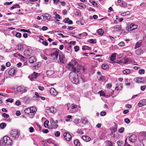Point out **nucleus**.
<instances>
[{
	"instance_id": "20e7f679",
	"label": "nucleus",
	"mask_w": 146,
	"mask_h": 146,
	"mask_svg": "<svg viewBox=\"0 0 146 146\" xmlns=\"http://www.w3.org/2000/svg\"><path fill=\"white\" fill-rule=\"evenodd\" d=\"M67 68L70 71H73V72H78L79 71L78 69H76L74 67V65L70 63L68 64L67 66Z\"/></svg>"
},
{
	"instance_id": "b1692460",
	"label": "nucleus",
	"mask_w": 146,
	"mask_h": 146,
	"mask_svg": "<svg viewBox=\"0 0 146 146\" xmlns=\"http://www.w3.org/2000/svg\"><path fill=\"white\" fill-rule=\"evenodd\" d=\"M116 54H117L116 53H113L112 54L110 57V60L111 61H113L115 60L116 58Z\"/></svg>"
},
{
	"instance_id": "c85d7f7f",
	"label": "nucleus",
	"mask_w": 146,
	"mask_h": 146,
	"mask_svg": "<svg viewBox=\"0 0 146 146\" xmlns=\"http://www.w3.org/2000/svg\"><path fill=\"white\" fill-rule=\"evenodd\" d=\"M121 7H127V4L123 1H122L120 4Z\"/></svg>"
},
{
	"instance_id": "f8f14e48",
	"label": "nucleus",
	"mask_w": 146,
	"mask_h": 146,
	"mask_svg": "<svg viewBox=\"0 0 146 146\" xmlns=\"http://www.w3.org/2000/svg\"><path fill=\"white\" fill-rule=\"evenodd\" d=\"M17 91L18 92H25L27 91L26 88L23 86H19L17 88Z\"/></svg>"
},
{
	"instance_id": "0eeeda50",
	"label": "nucleus",
	"mask_w": 146,
	"mask_h": 146,
	"mask_svg": "<svg viewBox=\"0 0 146 146\" xmlns=\"http://www.w3.org/2000/svg\"><path fill=\"white\" fill-rule=\"evenodd\" d=\"M137 26L136 25L132 23L127 26L126 29L128 31H132L137 28Z\"/></svg>"
},
{
	"instance_id": "393cba45",
	"label": "nucleus",
	"mask_w": 146,
	"mask_h": 146,
	"mask_svg": "<svg viewBox=\"0 0 146 146\" xmlns=\"http://www.w3.org/2000/svg\"><path fill=\"white\" fill-rule=\"evenodd\" d=\"M98 78L99 81H102L105 80L106 79L105 76L102 75H100V76H98Z\"/></svg>"
},
{
	"instance_id": "dca6fc26",
	"label": "nucleus",
	"mask_w": 146,
	"mask_h": 146,
	"mask_svg": "<svg viewBox=\"0 0 146 146\" xmlns=\"http://www.w3.org/2000/svg\"><path fill=\"white\" fill-rule=\"evenodd\" d=\"M30 110V115H34L36 111V108L34 107H31L29 108Z\"/></svg>"
},
{
	"instance_id": "f3484780",
	"label": "nucleus",
	"mask_w": 146,
	"mask_h": 146,
	"mask_svg": "<svg viewBox=\"0 0 146 146\" xmlns=\"http://www.w3.org/2000/svg\"><path fill=\"white\" fill-rule=\"evenodd\" d=\"M46 110L50 111L51 113H56V109L53 106L51 107H47L46 108Z\"/></svg>"
},
{
	"instance_id": "bb28decb",
	"label": "nucleus",
	"mask_w": 146,
	"mask_h": 146,
	"mask_svg": "<svg viewBox=\"0 0 146 146\" xmlns=\"http://www.w3.org/2000/svg\"><path fill=\"white\" fill-rule=\"evenodd\" d=\"M98 35H102L104 33L103 30L101 29H100L97 31Z\"/></svg>"
},
{
	"instance_id": "9d476101",
	"label": "nucleus",
	"mask_w": 146,
	"mask_h": 146,
	"mask_svg": "<svg viewBox=\"0 0 146 146\" xmlns=\"http://www.w3.org/2000/svg\"><path fill=\"white\" fill-rule=\"evenodd\" d=\"M32 50L31 49L27 48L25 50L24 54L25 56L28 57L32 54Z\"/></svg>"
},
{
	"instance_id": "052dcab7",
	"label": "nucleus",
	"mask_w": 146,
	"mask_h": 146,
	"mask_svg": "<svg viewBox=\"0 0 146 146\" xmlns=\"http://www.w3.org/2000/svg\"><path fill=\"white\" fill-rule=\"evenodd\" d=\"M6 101L8 102L12 103L13 102L14 100L13 99L9 98L6 100Z\"/></svg>"
},
{
	"instance_id": "f257e3e1",
	"label": "nucleus",
	"mask_w": 146,
	"mask_h": 146,
	"mask_svg": "<svg viewBox=\"0 0 146 146\" xmlns=\"http://www.w3.org/2000/svg\"><path fill=\"white\" fill-rule=\"evenodd\" d=\"M69 78L71 81L75 84H77L79 81L78 74L74 72H71L69 75Z\"/></svg>"
},
{
	"instance_id": "cd10ccee",
	"label": "nucleus",
	"mask_w": 146,
	"mask_h": 146,
	"mask_svg": "<svg viewBox=\"0 0 146 146\" xmlns=\"http://www.w3.org/2000/svg\"><path fill=\"white\" fill-rule=\"evenodd\" d=\"M23 49V45L22 44H18L17 46V49L18 50H22Z\"/></svg>"
},
{
	"instance_id": "72a5a7b5",
	"label": "nucleus",
	"mask_w": 146,
	"mask_h": 146,
	"mask_svg": "<svg viewBox=\"0 0 146 146\" xmlns=\"http://www.w3.org/2000/svg\"><path fill=\"white\" fill-rule=\"evenodd\" d=\"M20 6L17 4H15L13 6L11 7V9H13L15 8H20Z\"/></svg>"
},
{
	"instance_id": "603ef678",
	"label": "nucleus",
	"mask_w": 146,
	"mask_h": 146,
	"mask_svg": "<svg viewBox=\"0 0 146 146\" xmlns=\"http://www.w3.org/2000/svg\"><path fill=\"white\" fill-rule=\"evenodd\" d=\"M111 131L112 132H115L117 131V128L114 127H112L111 128Z\"/></svg>"
},
{
	"instance_id": "a19ab883",
	"label": "nucleus",
	"mask_w": 146,
	"mask_h": 146,
	"mask_svg": "<svg viewBox=\"0 0 146 146\" xmlns=\"http://www.w3.org/2000/svg\"><path fill=\"white\" fill-rule=\"evenodd\" d=\"M72 116L71 115H68L66 118V120L67 121H69L70 120V119L72 118Z\"/></svg>"
},
{
	"instance_id": "5701e85b",
	"label": "nucleus",
	"mask_w": 146,
	"mask_h": 146,
	"mask_svg": "<svg viewBox=\"0 0 146 146\" xmlns=\"http://www.w3.org/2000/svg\"><path fill=\"white\" fill-rule=\"evenodd\" d=\"M64 22L66 23H68L69 24H72L73 23L72 21L70 20L68 18H66L64 19Z\"/></svg>"
},
{
	"instance_id": "5fc2aeb1",
	"label": "nucleus",
	"mask_w": 146,
	"mask_h": 146,
	"mask_svg": "<svg viewBox=\"0 0 146 146\" xmlns=\"http://www.w3.org/2000/svg\"><path fill=\"white\" fill-rule=\"evenodd\" d=\"M58 35L59 36L62 37V38H65L68 37V36H64L61 33H58Z\"/></svg>"
},
{
	"instance_id": "3c124183",
	"label": "nucleus",
	"mask_w": 146,
	"mask_h": 146,
	"mask_svg": "<svg viewBox=\"0 0 146 146\" xmlns=\"http://www.w3.org/2000/svg\"><path fill=\"white\" fill-rule=\"evenodd\" d=\"M125 45V43L123 42H119L118 44V45L121 46H124Z\"/></svg>"
},
{
	"instance_id": "6e6552de",
	"label": "nucleus",
	"mask_w": 146,
	"mask_h": 146,
	"mask_svg": "<svg viewBox=\"0 0 146 146\" xmlns=\"http://www.w3.org/2000/svg\"><path fill=\"white\" fill-rule=\"evenodd\" d=\"M64 138L67 141H70L72 139L71 135L68 132H65L63 134Z\"/></svg>"
},
{
	"instance_id": "473e14b6",
	"label": "nucleus",
	"mask_w": 146,
	"mask_h": 146,
	"mask_svg": "<svg viewBox=\"0 0 146 146\" xmlns=\"http://www.w3.org/2000/svg\"><path fill=\"white\" fill-rule=\"evenodd\" d=\"M123 73L125 74H129L130 72V71L128 69H126L123 71Z\"/></svg>"
},
{
	"instance_id": "2eb2a0df",
	"label": "nucleus",
	"mask_w": 146,
	"mask_h": 146,
	"mask_svg": "<svg viewBox=\"0 0 146 146\" xmlns=\"http://www.w3.org/2000/svg\"><path fill=\"white\" fill-rule=\"evenodd\" d=\"M59 59L60 62L61 63L65 64L66 62V58L63 55H59Z\"/></svg>"
},
{
	"instance_id": "0e129e2a",
	"label": "nucleus",
	"mask_w": 146,
	"mask_h": 146,
	"mask_svg": "<svg viewBox=\"0 0 146 146\" xmlns=\"http://www.w3.org/2000/svg\"><path fill=\"white\" fill-rule=\"evenodd\" d=\"M146 88V86L144 85L143 86H141V89L142 91H144Z\"/></svg>"
},
{
	"instance_id": "e2e57ef3",
	"label": "nucleus",
	"mask_w": 146,
	"mask_h": 146,
	"mask_svg": "<svg viewBox=\"0 0 146 146\" xmlns=\"http://www.w3.org/2000/svg\"><path fill=\"white\" fill-rule=\"evenodd\" d=\"M29 131L30 132L32 133L34 131V128L33 127H30L29 128Z\"/></svg>"
},
{
	"instance_id": "39448f33",
	"label": "nucleus",
	"mask_w": 146,
	"mask_h": 146,
	"mask_svg": "<svg viewBox=\"0 0 146 146\" xmlns=\"http://www.w3.org/2000/svg\"><path fill=\"white\" fill-rule=\"evenodd\" d=\"M78 111L77 106L75 104H72L70 105V112L71 113H74Z\"/></svg>"
},
{
	"instance_id": "a878e982",
	"label": "nucleus",
	"mask_w": 146,
	"mask_h": 146,
	"mask_svg": "<svg viewBox=\"0 0 146 146\" xmlns=\"http://www.w3.org/2000/svg\"><path fill=\"white\" fill-rule=\"evenodd\" d=\"M54 73V72L53 70H49L46 71V74L48 76H50L53 74Z\"/></svg>"
},
{
	"instance_id": "69168bd1",
	"label": "nucleus",
	"mask_w": 146,
	"mask_h": 146,
	"mask_svg": "<svg viewBox=\"0 0 146 146\" xmlns=\"http://www.w3.org/2000/svg\"><path fill=\"white\" fill-rule=\"evenodd\" d=\"M100 114L102 116H104L106 114V113L105 111H102L100 113Z\"/></svg>"
},
{
	"instance_id": "a211bd4d",
	"label": "nucleus",
	"mask_w": 146,
	"mask_h": 146,
	"mask_svg": "<svg viewBox=\"0 0 146 146\" xmlns=\"http://www.w3.org/2000/svg\"><path fill=\"white\" fill-rule=\"evenodd\" d=\"M36 61V58L35 56H32L29 58V61L30 63H33Z\"/></svg>"
},
{
	"instance_id": "2f4dec72",
	"label": "nucleus",
	"mask_w": 146,
	"mask_h": 146,
	"mask_svg": "<svg viewBox=\"0 0 146 146\" xmlns=\"http://www.w3.org/2000/svg\"><path fill=\"white\" fill-rule=\"evenodd\" d=\"M141 45V42H137L136 43V45L135 46V49L140 47Z\"/></svg>"
},
{
	"instance_id": "aec40b11",
	"label": "nucleus",
	"mask_w": 146,
	"mask_h": 146,
	"mask_svg": "<svg viewBox=\"0 0 146 146\" xmlns=\"http://www.w3.org/2000/svg\"><path fill=\"white\" fill-rule=\"evenodd\" d=\"M16 70L13 68H11L9 71L8 73L9 75H14L15 73Z\"/></svg>"
},
{
	"instance_id": "4d7b16f0",
	"label": "nucleus",
	"mask_w": 146,
	"mask_h": 146,
	"mask_svg": "<svg viewBox=\"0 0 146 146\" xmlns=\"http://www.w3.org/2000/svg\"><path fill=\"white\" fill-rule=\"evenodd\" d=\"M124 121L126 123H129L130 122V120L128 118H126L124 119Z\"/></svg>"
},
{
	"instance_id": "774afa93",
	"label": "nucleus",
	"mask_w": 146,
	"mask_h": 146,
	"mask_svg": "<svg viewBox=\"0 0 146 146\" xmlns=\"http://www.w3.org/2000/svg\"><path fill=\"white\" fill-rule=\"evenodd\" d=\"M141 102H142L143 104V105H146V100H141Z\"/></svg>"
},
{
	"instance_id": "79ce46f5",
	"label": "nucleus",
	"mask_w": 146,
	"mask_h": 146,
	"mask_svg": "<svg viewBox=\"0 0 146 146\" xmlns=\"http://www.w3.org/2000/svg\"><path fill=\"white\" fill-rule=\"evenodd\" d=\"M54 14L55 15V18L56 19H57V18H58L59 19H61V18H60V15H59L58 14H57L56 12L54 13Z\"/></svg>"
},
{
	"instance_id": "c03bdc74",
	"label": "nucleus",
	"mask_w": 146,
	"mask_h": 146,
	"mask_svg": "<svg viewBox=\"0 0 146 146\" xmlns=\"http://www.w3.org/2000/svg\"><path fill=\"white\" fill-rule=\"evenodd\" d=\"M136 82L138 83H143V81L141 80L140 78H138L136 79Z\"/></svg>"
},
{
	"instance_id": "37998d69",
	"label": "nucleus",
	"mask_w": 146,
	"mask_h": 146,
	"mask_svg": "<svg viewBox=\"0 0 146 146\" xmlns=\"http://www.w3.org/2000/svg\"><path fill=\"white\" fill-rule=\"evenodd\" d=\"M41 65V64L40 63H38V64L36 65H35L34 66V67H35V68L36 69V67H37V68H38Z\"/></svg>"
},
{
	"instance_id": "9b49d317",
	"label": "nucleus",
	"mask_w": 146,
	"mask_h": 146,
	"mask_svg": "<svg viewBox=\"0 0 146 146\" xmlns=\"http://www.w3.org/2000/svg\"><path fill=\"white\" fill-rule=\"evenodd\" d=\"M38 74L34 72L31 75L28 76V78L32 81H33L34 79L36 78L38 76Z\"/></svg>"
},
{
	"instance_id": "412c9836",
	"label": "nucleus",
	"mask_w": 146,
	"mask_h": 146,
	"mask_svg": "<svg viewBox=\"0 0 146 146\" xmlns=\"http://www.w3.org/2000/svg\"><path fill=\"white\" fill-rule=\"evenodd\" d=\"M44 15L41 16V17H45V18L48 21L50 20L51 16L48 13H45L44 14Z\"/></svg>"
},
{
	"instance_id": "8fccbe9b",
	"label": "nucleus",
	"mask_w": 146,
	"mask_h": 146,
	"mask_svg": "<svg viewBox=\"0 0 146 146\" xmlns=\"http://www.w3.org/2000/svg\"><path fill=\"white\" fill-rule=\"evenodd\" d=\"M74 48L75 52H77L79 50V47L78 46H76L74 47Z\"/></svg>"
},
{
	"instance_id": "13d9d810",
	"label": "nucleus",
	"mask_w": 146,
	"mask_h": 146,
	"mask_svg": "<svg viewBox=\"0 0 146 146\" xmlns=\"http://www.w3.org/2000/svg\"><path fill=\"white\" fill-rule=\"evenodd\" d=\"M124 130V129L123 127H122L119 130V131L120 133H122L123 132Z\"/></svg>"
},
{
	"instance_id": "09e8293b",
	"label": "nucleus",
	"mask_w": 146,
	"mask_h": 146,
	"mask_svg": "<svg viewBox=\"0 0 146 146\" xmlns=\"http://www.w3.org/2000/svg\"><path fill=\"white\" fill-rule=\"evenodd\" d=\"M107 146H112L113 144L110 141H107L106 142Z\"/></svg>"
},
{
	"instance_id": "ea45409f",
	"label": "nucleus",
	"mask_w": 146,
	"mask_h": 146,
	"mask_svg": "<svg viewBox=\"0 0 146 146\" xmlns=\"http://www.w3.org/2000/svg\"><path fill=\"white\" fill-rule=\"evenodd\" d=\"M89 42L92 44H95L96 43V39H90L89 40Z\"/></svg>"
},
{
	"instance_id": "338daca9",
	"label": "nucleus",
	"mask_w": 146,
	"mask_h": 146,
	"mask_svg": "<svg viewBox=\"0 0 146 146\" xmlns=\"http://www.w3.org/2000/svg\"><path fill=\"white\" fill-rule=\"evenodd\" d=\"M21 102L19 100H17L15 102V105L17 106H19L21 104Z\"/></svg>"
},
{
	"instance_id": "bf43d9fd",
	"label": "nucleus",
	"mask_w": 146,
	"mask_h": 146,
	"mask_svg": "<svg viewBox=\"0 0 146 146\" xmlns=\"http://www.w3.org/2000/svg\"><path fill=\"white\" fill-rule=\"evenodd\" d=\"M21 31H22L23 32H26L27 33H31V32L28 30L25 29H21Z\"/></svg>"
},
{
	"instance_id": "f03ea898",
	"label": "nucleus",
	"mask_w": 146,
	"mask_h": 146,
	"mask_svg": "<svg viewBox=\"0 0 146 146\" xmlns=\"http://www.w3.org/2000/svg\"><path fill=\"white\" fill-rule=\"evenodd\" d=\"M3 144L5 145H11L12 141L10 138L7 136H5L3 138Z\"/></svg>"
},
{
	"instance_id": "4c0bfd02",
	"label": "nucleus",
	"mask_w": 146,
	"mask_h": 146,
	"mask_svg": "<svg viewBox=\"0 0 146 146\" xmlns=\"http://www.w3.org/2000/svg\"><path fill=\"white\" fill-rule=\"evenodd\" d=\"M6 126V124L5 123H2L0 124V127L2 129L4 128Z\"/></svg>"
},
{
	"instance_id": "680f3d73",
	"label": "nucleus",
	"mask_w": 146,
	"mask_h": 146,
	"mask_svg": "<svg viewBox=\"0 0 146 146\" xmlns=\"http://www.w3.org/2000/svg\"><path fill=\"white\" fill-rule=\"evenodd\" d=\"M42 131L44 133H46L48 132V130L47 129H43L42 130Z\"/></svg>"
},
{
	"instance_id": "4be33fe9",
	"label": "nucleus",
	"mask_w": 146,
	"mask_h": 146,
	"mask_svg": "<svg viewBox=\"0 0 146 146\" xmlns=\"http://www.w3.org/2000/svg\"><path fill=\"white\" fill-rule=\"evenodd\" d=\"M143 52V50L141 49L137 50L135 51V54L137 55H140L142 54Z\"/></svg>"
},
{
	"instance_id": "ddd939ff",
	"label": "nucleus",
	"mask_w": 146,
	"mask_h": 146,
	"mask_svg": "<svg viewBox=\"0 0 146 146\" xmlns=\"http://www.w3.org/2000/svg\"><path fill=\"white\" fill-rule=\"evenodd\" d=\"M137 139L136 136L135 135L133 134L129 138V140L132 142H135Z\"/></svg>"
},
{
	"instance_id": "7ed1b4c3",
	"label": "nucleus",
	"mask_w": 146,
	"mask_h": 146,
	"mask_svg": "<svg viewBox=\"0 0 146 146\" xmlns=\"http://www.w3.org/2000/svg\"><path fill=\"white\" fill-rule=\"evenodd\" d=\"M10 134L15 139H17L19 137V134L18 131L14 129L11 131Z\"/></svg>"
},
{
	"instance_id": "423d86ee",
	"label": "nucleus",
	"mask_w": 146,
	"mask_h": 146,
	"mask_svg": "<svg viewBox=\"0 0 146 146\" xmlns=\"http://www.w3.org/2000/svg\"><path fill=\"white\" fill-rule=\"evenodd\" d=\"M111 28L115 31L122 32L123 31L121 25H117Z\"/></svg>"
},
{
	"instance_id": "6ab92c4d",
	"label": "nucleus",
	"mask_w": 146,
	"mask_h": 146,
	"mask_svg": "<svg viewBox=\"0 0 146 146\" xmlns=\"http://www.w3.org/2000/svg\"><path fill=\"white\" fill-rule=\"evenodd\" d=\"M50 93L51 94L56 96L57 94V92L53 88H51L50 90Z\"/></svg>"
},
{
	"instance_id": "864d4df0",
	"label": "nucleus",
	"mask_w": 146,
	"mask_h": 146,
	"mask_svg": "<svg viewBox=\"0 0 146 146\" xmlns=\"http://www.w3.org/2000/svg\"><path fill=\"white\" fill-rule=\"evenodd\" d=\"M142 144L144 146L146 145V139H143L142 141Z\"/></svg>"
},
{
	"instance_id": "49530a36",
	"label": "nucleus",
	"mask_w": 146,
	"mask_h": 146,
	"mask_svg": "<svg viewBox=\"0 0 146 146\" xmlns=\"http://www.w3.org/2000/svg\"><path fill=\"white\" fill-rule=\"evenodd\" d=\"M2 115L4 118H8L9 117V115L6 113H4L2 114Z\"/></svg>"
},
{
	"instance_id": "c756f323",
	"label": "nucleus",
	"mask_w": 146,
	"mask_h": 146,
	"mask_svg": "<svg viewBox=\"0 0 146 146\" xmlns=\"http://www.w3.org/2000/svg\"><path fill=\"white\" fill-rule=\"evenodd\" d=\"M81 120L82 123L84 124H85L88 122L87 119L85 117L82 118Z\"/></svg>"
},
{
	"instance_id": "4468645a",
	"label": "nucleus",
	"mask_w": 146,
	"mask_h": 146,
	"mask_svg": "<svg viewBox=\"0 0 146 146\" xmlns=\"http://www.w3.org/2000/svg\"><path fill=\"white\" fill-rule=\"evenodd\" d=\"M50 123L53 128L56 129L57 127L58 126V125L57 124L58 123L57 120H56L54 121L52 119L51 120Z\"/></svg>"
},
{
	"instance_id": "a18cd8bd",
	"label": "nucleus",
	"mask_w": 146,
	"mask_h": 146,
	"mask_svg": "<svg viewBox=\"0 0 146 146\" xmlns=\"http://www.w3.org/2000/svg\"><path fill=\"white\" fill-rule=\"evenodd\" d=\"M21 34L19 32H17L16 34V36L17 37L19 38H20L21 37Z\"/></svg>"
},
{
	"instance_id": "1a4fd4ad",
	"label": "nucleus",
	"mask_w": 146,
	"mask_h": 146,
	"mask_svg": "<svg viewBox=\"0 0 146 146\" xmlns=\"http://www.w3.org/2000/svg\"><path fill=\"white\" fill-rule=\"evenodd\" d=\"M59 50H58L54 51L51 54V56L54 59L56 60L58 58V53Z\"/></svg>"
},
{
	"instance_id": "f704fd0d",
	"label": "nucleus",
	"mask_w": 146,
	"mask_h": 146,
	"mask_svg": "<svg viewBox=\"0 0 146 146\" xmlns=\"http://www.w3.org/2000/svg\"><path fill=\"white\" fill-rule=\"evenodd\" d=\"M123 142L121 140H119L118 141H117V143L118 145L119 146H122L123 144Z\"/></svg>"
},
{
	"instance_id": "58836bf2",
	"label": "nucleus",
	"mask_w": 146,
	"mask_h": 146,
	"mask_svg": "<svg viewBox=\"0 0 146 146\" xmlns=\"http://www.w3.org/2000/svg\"><path fill=\"white\" fill-rule=\"evenodd\" d=\"M25 112L26 114L30 115V110L29 108L26 109L25 110Z\"/></svg>"
},
{
	"instance_id": "7c9ffc66",
	"label": "nucleus",
	"mask_w": 146,
	"mask_h": 146,
	"mask_svg": "<svg viewBox=\"0 0 146 146\" xmlns=\"http://www.w3.org/2000/svg\"><path fill=\"white\" fill-rule=\"evenodd\" d=\"M74 143L76 146H79L80 145V143L78 139H75L74 141Z\"/></svg>"
},
{
	"instance_id": "e433bc0d",
	"label": "nucleus",
	"mask_w": 146,
	"mask_h": 146,
	"mask_svg": "<svg viewBox=\"0 0 146 146\" xmlns=\"http://www.w3.org/2000/svg\"><path fill=\"white\" fill-rule=\"evenodd\" d=\"M82 138L84 140L87 141V140L89 141L90 138L86 136H83L82 137Z\"/></svg>"
},
{
	"instance_id": "c9c22d12",
	"label": "nucleus",
	"mask_w": 146,
	"mask_h": 146,
	"mask_svg": "<svg viewBox=\"0 0 146 146\" xmlns=\"http://www.w3.org/2000/svg\"><path fill=\"white\" fill-rule=\"evenodd\" d=\"M108 66L107 64H103L102 66V68L104 70H106L107 68H108Z\"/></svg>"
},
{
	"instance_id": "6e6d98bb",
	"label": "nucleus",
	"mask_w": 146,
	"mask_h": 146,
	"mask_svg": "<svg viewBox=\"0 0 146 146\" xmlns=\"http://www.w3.org/2000/svg\"><path fill=\"white\" fill-rule=\"evenodd\" d=\"M54 135L56 137H58L60 135V133L58 131L55 133Z\"/></svg>"
},
{
	"instance_id": "de8ad7c7",
	"label": "nucleus",
	"mask_w": 146,
	"mask_h": 146,
	"mask_svg": "<svg viewBox=\"0 0 146 146\" xmlns=\"http://www.w3.org/2000/svg\"><path fill=\"white\" fill-rule=\"evenodd\" d=\"M139 73L140 74H143L145 73V70L143 69H141L139 70Z\"/></svg>"
}]
</instances>
